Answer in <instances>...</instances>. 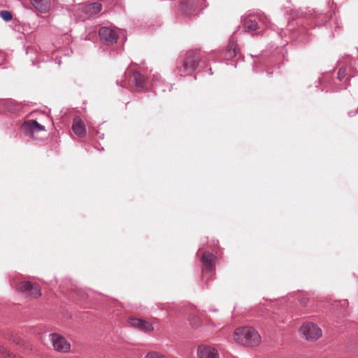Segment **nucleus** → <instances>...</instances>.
Masks as SVG:
<instances>
[{"instance_id":"f257e3e1","label":"nucleus","mask_w":358,"mask_h":358,"mask_svg":"<svg viewBox=\"0 0 358 358\" xmlns=\"http://www.w3.org/2000/svg\"><path fill=\"white\" fill-rule=\"evenodd\" d=\"M233 340L242 345L255 347L261 343V336L254 328L242 327L235 329Z\"/></svg>"},{"instance_id":"f03ea898","label":"nucleus","mask_w":358,"mask_h":358,"mask_svg":"<svg viewBox=\"0 0 358 358\" xmlns=\"http://www.w3.org/2000/svg\"><path fill=\"white\" fill-rule=\"evenodd\" d=\"M201 60V55L197 51H189L181 66L178 67L180 76H185L192 73L197 67Z\"/></svg>"},{"instance_id":"7ed1b4c3","label":"nucleus","mask_w":358,"mask_h":358,"mask_svg":"<svg viewBox=\"0 0 358 358\" xmlns=\"http://www.w3.org/2000/svg\"><path fill=\"white\" fill-rule=\"evenodd\" d=\"M16 289L31 299H38L41 295L40 286L31 281H22L15 285Z\"/></svg>"},{"instance_id":"20e7f679","label":"nucleus","mask_w":358,"mask_h":358,"mask_svg":"<svg viewBox=\"0 0 358 358\" xmlns=\"http://www.w3.org/2000/svg\"><path fill=\"white\" fill-rule=\"evenodd\" d=\"M22 129L26 135L35 139L41 138L40 134L45 132V127L34 120L25 121L22 124Z\"/></svg>"},{"instance_id":"39448f33","label":"nucleus","mask_w":358,"mask_h":358,"mask_svg":"<svg viewBox=\"0 0 358 358\" xmlns=\"http://www.w3.org/2000/svg\"><path fill=\"white\" fill-rule=\"evenodd\" d=\"M301 332L305 338L309 341H316L322 336L321 329L317 324L310 322L303 324L301 327Z\"/></svg>"},{"instance_id":"423d86ee","label":"nucleus","mask_w":358,"mask_h":358,"mask_svg":"<svg viewBox=\"0 0 358 358\" xmlns=\"http://www.w3.org/2000/svg\"><path fill=\"white\" fill-rule=\"evenodd\" d=\"M50 340L55 350L66 353L71 350V344L62 335L57 333L50 334Z\"/></svg>"},{"instance_id":"0eeeda50","label":"nucleus","mask_w":358,"mask_h":358,"mask_svg":"<svg viewBox=\"0 0 358 358\" xmlns=\"http://www.w3.org/2000/svg\"><path fill=\"white\" fill-rule=\"evenodd\" d=\"M128 324L130 327L138 329L145 333H150L154 331V327L152 323L140 318L131 317L128 320Z\"/></svg>"},{"instance_id":"6e6552de","label":"nucleus","mask_w":358,"mask_h":358,"mask_svg":"<svg viewBox=\"0 0 358 358\" xmlns=\"http://www.w3.org/2000/svg\"><path fill=\"white\" fill-rule=\"evenodd\" d=\"M198 358H220L217 350L210 345H201L197 348Z\"/></svg>"},{"instance_id":"1a4fd4ad","label":"nucleus","mask_w":358,"mask_h":358,"mask_svg":"<svg viewBox=\"0 0 358 358\" xmlns=\"http://www.w3.org/2000/svg\"><path fill=\"white\" fill-rule=\"evenodd\" d=\"M99 34L101 39L108 44L116 43L118 38L117 33L108 27H101Z\"/></svg>"},{"instance_id":"9d476101","label":"nucleus","mask_w":358,"mask_h":358,"mask_svg":"<svg viewBox=\"0 0 358 358\" xmlns=\"http://www.w3.org/2000/svg\"><path fill=\"white\" fill-rule=\"evenodd\" d=\"M215 257L209 252H203L201 258L203 273L211 272L214 269L213 261Z\"/></svg>"},{"instance_id":"9b49d317","label":"nucleus","mask_w":358,"mask_h":358,"mask_svg":"<svg viewBox=\"0 0 358 358\" xmlns=\"http://www.w3.org/2000/svg\"><path fill=\"white\" fill-rule=\"evenodd\" d=\"M131 80L134 83L136 91L141 92L145 88L147 79L140 73L134 71L131 76Z\"/></svg>"},{"instance_id":"f8f14e48","label":"nucleus","mask_w":358,"mask_h":358,"mask_svg":"<svg viewBox=\"0 0 358 358\" xmlns=\"http://www.w3.org/2000/svg\"><path fill=\"white\" fill-rule=\"evenodd\" d=\"M34 8L41 13H48L51 7L50 0H30Z\"/></svg>"},{"instance_id":"ddd939ff","label":"nucleus","mask_w":358,"mask_h":358,"mask_svg":"<svg viewBox=\"0 0 358 358\" xmlns=\"http://www.w3.org/2000/svg\"><path fill=\"white\" fill-rule=\"evenodd\" d=\"M72 129L74 134L80 137H83L86 134L85 123L79 117H76L73 119Z\"/></svg>"},{"instance_id":"4468645a","label":"nucleus","mask_w":358,"mask_h":358,"mask_svg":"<svg viewBox=\"0 0 358 358\" xmlns=\"http://www.w3.org/2000/svg\"><path fill=\"white\" fill-rule=\"evenodd\" d=\"M243 26L245 31L250 32L258 29V23L256 20L249 17H245L243 20Z\"/></svg>"},{"instance_id":"2eb2a0df","label":"nucleus","mask_w":358,"mask_h":358,"mask_svg":"<svg viewBox=\"0 0 358 358\" xmlns=\"http://www.w3.org/2000/svg\"><path fill=\"white\" fill-rule=\"evenodd\" d=\"M102 9V5L100 3L94 2L88 4L85 7V13L92 15L99 13Z\"/></svg>"},{"instance_id":"dca6fc26","label":"nucleus","mask_w":358,"mask_h":358,"mask_svg":"<svg viewBox=\"0 0 358 358\" xmlns=\"http://www.w3.org/2000/svg\"><path fill=\"white\" fill-rule=\"evenodd\" d=\"M237 52L238 50L236 48V44L234 43V42L229 43V45H227L226 57L228 59H232L236 55Z\"/></svg>"},{"instance_id":"f3484780","label":"nucleus","mask_w":358,"mask_h":358,"mask_svg":"<svg viewBox=\"0 0 358 358\" xmlns=\"http://www.w3.org/2000/svg\"><path fill=\"white\" fill-rule=\"evenodd\" d=\"M189 320L192 328L196 329L201 324V319L196 315H191Z\"/></svg>"},{"instance_id":"a211bd4d","label":"nucleus","mask_w":358,"mask_h":358,"mask_svg":"<svg viewBox=\"0 0 358 358\" xmlns=\"http://www.w3.org/2000/svg\"><path fill=\"white\" fill-rule=\"evenodd\" d=\"M0 16L3 20L6 22L11 20L13 17L11 13L8 10L1 11Z\"/></svg>"},{"instance_id":"6ab92c4d","label":"nucleus","mask_w":358,"mask_h":358,"mask_svg":"<svg viewBox=\"0 0 358 358\" xmlns=\"http://www.w3.org/2000/svg\"><path fill=\"white\" fill-rule=\"evenodd\" d=\"M299 301L303 307H307L310 299L306 295L302 294L299 297Z\"/></svg>"},{"instance_id":"aec40b11","label":"nucleus","mask_w":358,"mask_h":358,"mask_svg":"<svg viewBox=\"0 0 358 358\" xmlns=\"http://www.w3.org/2000/svg\"><path fill=\"white\" fill-rule=\"evenodd\" d=\"M0 355H2L3 358H14L15 356L10 354L7 350L0 345Z\"/></svg>"},{"instance_id":"412c9836","label":"nucleus","mask_w":358,"mask_h":358,"mask_svg":"<svg viewBox=\"0 0 358 358\" xmlns=\"http://www.w3.org/2000/svg\"><path fill=\"white\" fill-rule=\"evenodd\" d=\"M145 358H167V357H166L165 356H164L159 353H157L155 352H149L145 356Z\"/></svg>"},{"instance_id":"4be33fe9","label":"nucleus","mask_w":358,"mask_h":358,"mask_svg":"<svg viewBox=\"0 0 358 358\" xmlns=\"http://www.w3.org/2000/svg\"><path fill=\"white\" fill-rule=\"evenodd\" d=\"M344 76V71H343L342 69H339L338 72V78L341 80Z\"/></svg>"},{"instance_id":"5701e85b","label":"nucleus","mask_w":358,"mask_h":358,"mask_svg":"<svg viewBox=\"0 0 358 358\" xmlns=\"http://www.w3.org/2000/svg\"><path fill=\"white\" fill-rule=\"evenodd\" d=\"M21 343H22V341L19 340V341L17 342V345H20V344H21Z\"/></svg>"}]
</instances>
